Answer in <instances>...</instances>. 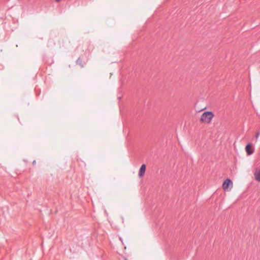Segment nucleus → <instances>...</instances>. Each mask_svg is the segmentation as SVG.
Returning a JSON list of instances; mask_svg holds the SVG:
<instances>
[{
	"label": "nucleus",
	"mask_w": 260,
	"mask_h": 260,
	"mask_svg": "<svg viewBox=\"0 0 260 260\" xmlns=\"http://www.w3.org/2000/svg\"><path fill=\"white\" fill-rule=\"evenodd\" d=\"M214 117V114L211 111H206L204 112L201 116L200 120L201 122L205 123H210Z\"/></svg>",
	"instance_id": "1"
},
{
	"label": "nucleus",
	"mask_w": 260,
	"mask_h": 260,
	"mask_svg": "<svg viewBox=\"0 0 260 260\" xmlns=\"http://www.w3.org/2000/svg\"><path fill=\"white\" fill-rule=\"evenodd\" d=\"M233 185V182L232 180L230 179H225L223 184H222V187L224 190H226L228 188V187L230 186Z\"/></svg>",
	"instance_id": "2"
},
{
	"label": "nucleus",
	"mask_w": 260,
	"mask_h": 260,
	"mask_svg": "<svg viewBox=\"0 0 260 260\" xmlns=\"http://www.w3.org/2000/svg\"><path fill=\"white\" fill-rule=\"evenodd\" d=\"M245 150L247 155H248L252 154L254 152V150L251 148V144L250 143H248L246 146Z\"/></svg>",
	"instance_id": "3"
},
{
	"label": "nucleus",
	"mask_w": 260,
	"mask_h": 260,
	"mask_svg": "<svg viewBox=\"0 0 260 260\" xmlns=\"http://www.w3.org/2000/svg\"><path fill=\"white\" fill-rule=\"evenodd\" d=\"M145 170H146V165L145 164H143L141 166L140 169L139 170V176L140 177H142L143 176H144L145 172Z\"/></svg>",
	"instance_id": "4"
},
{
	"label": "nucleus",
	"mask_w": 260,
	"mask_h": 260,
	"mask_svg": "<svg viewBox=\"0 0 260 260\" xmlns=\"http://www.w3.org/2000/svg\"><path fill=\"white\" fill-rule=\"evenodd\" d=\"M254 177L255 179L260 182V170L256 171L254 173Z\"/></svg>",
	"instance_id": "5"
},
{
	"label": "nucleus",
	"mask_w": 260,
	"mask_h": 260,
	"mask_svg": "<svg viewBox=\"0 0 260 260\" xmlns=\"http://www.w3.org/2000/svg\"><path fill=\"white\" fill-rule=\"evenodd\" d=\"M76 63L80 65L82 68L83 67V64H82V60L80 57L78 58L76 60Z\"/></svg>",
	"instance_id": "6"
},
{
	"label": "nucleus",
	"mask_w": 260,
	"mask_h": 260,
	"mask_svg": "<svg viewBox=\"0 0 260 260\" xmlns=\"http://www.w3.org/2000/svg\"><path fill=\"white\" fill-rule=\"evenodd\" d=\"M260 135V132H258L255 134V139L257 140L258 139L259 136Z\"/></svg>",
	"instance_id": "7"
},
{
	"label": "nucleus",
	"mask_w": 260,
	"mask_h": 260,
	"mask_svg": "<svg viewBox=\"0 0 260 260\" xmlns=\"http://www.w3.org/2000/svg\"><path fill=\"white\" fill-rule=\"evenodd\" d=\"M36 160H34V161L32 162V164H33L34 165H35L36 164Z\"/></svg>",
	"instance_id": "8"
},
{
	"label": "nucleus",
	"mask_w": 260,
	"mask_h": 260,
	"mask_svg": "<svg viewBox=\"0 0 260 260\" xmlns=\"http://www.w3.org/2000/svg\"><path fill=\"white\" fill-rule=\"evenodd\" d=\"M56 2H59L61 0H55Z\"/></svg>",
	"instance_id": "9"
},
{
	"label": "nucleus",
	"mask_w": 260,
	"mask_h": 260,
	"mask_svg": "<svg viewBox=\"0 0 260 260\" xmlns=\"http://www.w3.org/2000/svg\"><path fill=\"white\" fill-rule=\"evenodd\" d=\"M124 260H127L126 258H124Z\"/></svg>",
	"instance_id": "10"
}]
</instances>
